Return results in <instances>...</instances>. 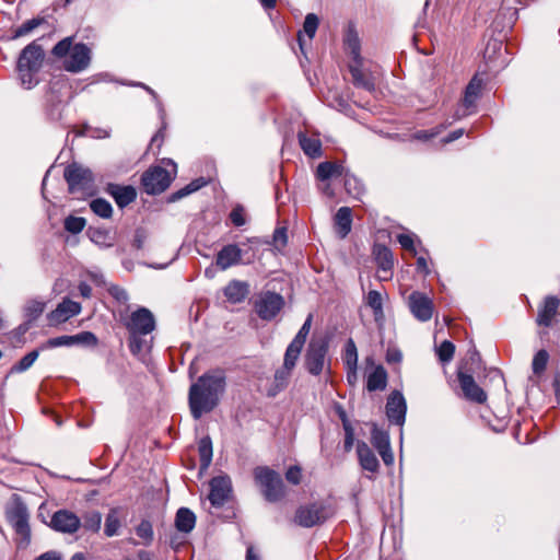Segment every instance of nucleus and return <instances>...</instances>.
I'll return each mask as SVG.
<instances>
[{"label":"nucleus","mask_w":560,"mask_h":560,"mask_svg":"<svg viewBox=\"0 0 560 560\" xmlns=\"http://www.w3.org/2000/svg\"><path fill=\"white\" fill-rule=\"evenodd\" d=\"M226 388V374L222 369H212L199 376L189 387L188 405L194 419H200L219 405Z\"/></svg>","instance_id":"nucleus-1"},{"label":"nucleus","mask_w":560,"mask_h":560,"mask_svg":"<svg viewBox=\"0 0 560 560\" xmlns=\"http://www.w3.org/2000/svg\"><path fill=\"white\" fill-rule=\"evenodd\" d=\"M51 54L61 60L62 68L71 73H79L89 68L92 59L91 49L83 43H73L72 37L58 42Z\"/></svg>","instance_id":"nucleus-2"},{"label":"nucleus","mask_w":560,"mask_h":560,"mask_svg":"<svg viewBox=\"0 0 560 560\" xmlns=\"http://www.w3.org/2000/svg\"><path fill=\"white\" fill-rule=\"evenodd\" d=\"M129 332V349L132 353H139L144 348L143 336L155 329V318L152 312L145 307H139L132 312L124 323Z\"/></svg>","instance_id":"nucleus-3"},{"label":"nucleus","mask_w":560,"mask_h":560,"mask_svg":"<svg viewBox=\"0 0 560 560\" xmlns=\"http://www.w3.org/2000/svg\"><path fill=\"white\" fill-rule=\"evenodd\" d=\"M44 61V50L36 43L27 45L18 61V72L22 85L32 89L38 83L37 73Z\"/></svg>","instance_id":"nucleus-4"},{"label":"nucleus","mask_w":560,"mask_h":560,"mask_svg":"<svg viewBox=\"0 0 560 560\" xmlns=\"http://www.w3.org/2000/svg\"><path fill=\"white\" fill-rule=\"evenodd\" d=\"M63 177L69 186V192L78 199L92 196L96 191L93 173L81 164H69L65 168Z\"/></svg>","instance_id":"nucleus-5"},{"label":"nucleus","mask_w":560,"mask_h":560,"mask_svg":"<svg viewBox=\"0 0 560 560\" xmlns=\"http://www.w3.org/2000/svg\"><path fill=\"white\" fill-rule=\"evenodd\" d=\"M254 479L268 502H278L285 497V486L281 476L276 470L267 466L256 467L254 469Z\"/></svg>","instance_id":"nucleus-6"},{"label":"nucleus","mask_w":560,"mask_h":560,"mask_svg":"<svg viewBox=\"0 0 560 560\" xmlns=\"http://www.w3.org/2000/svg\"><path fill=\"white\" fill-rule=\"evenodd\" d=\"M5 517L20 537L19 546L26 547L31 539L30 514L27 508L19 498H15L7 505Z\"/></svg>","instance_id":"nucleus-7"},{"label":"nucleus","mask_w":560,"mask_h":560,"mask_svg":"<svg viewBox=\"0 0 560 560\" xmlns=\"http://www.w3.org/2000/svg\"><path fill=\"white\" fill-rule=\"evenodd\" d=\"M168 164L172 166L171 172L161 166H154L144 172L141 180L145 192L161 194L170 186L176 173V164L172 161H168Z\"/></svg>","instance_id":"nucleus-8"},{"label":"nucleus","mask_w":560,"mask_h":560,"mask_svg":"<svg viewBox=\"0 0 560 560\" xmlns=\"http://www.w3.org/2000/svg\"><path fill=\"white\" fill-rule=\"evenodd\" d=\"M328 518V511L323 503L301 505L294 515V522L302 527H313Z\"/></svg>","instance_id":"nucleus-9"},{"label":"nucleus","mask_w":560,"mask_h":560,"mask_svg":"<svg viewBox=\"0 0 560 560\" xmlns=\"http://www.w3.org/2000/svg\"><path fill=\"white\" fill-rule=\"evenodd\" d=\"M284 300L282 295L266 291L261 292L256 302L255 311L261 319L270 320L282 310Z\"/></svg>","instance_id":"nucleus-10"},{"label":"nucleus","mask_w":560,"mask_h":560,"mask_svg":"<svg viewBox=\"0 0 560 560\" xmlns=\"http://www.w3.org/2000/svg\"><path fill=\"white\" fill-rule=\"evenodd\" d=\"M407 304L412 316L419 322H429L434 313V303L431 298L420 291L409 294Z\"/></svg>","instance_id":"nucleus-11"},{"label":"nucleus","mask_w":560,"mask_h":560,"mask_svg":"<svg viewBox=\"0 0 560 560\" xmlns=\"http://www.w3.org/2000/svg\"><path fill=\"white\" fill-rule=\"evenodd\" d=\"M327 345L322 341H311L305 354V368L312 375H319L325 368Z\"/></svg>","instance_id":"nucleus-12"},{"label":"nucleus","mask_w":560,"mask_h":560,"mask_svg":"<svg viewBox=\"0 0 560 560\" xmlns=\"http://www.w3.org/2000/svg\"><path fill=\"white\" fill-rule=\"evenodd\" d=\"M50 527L63 534H74L81 527V520L69 510H59L51 516Z\"/></svg>","instance_id":"nucleus-13"},{"label":"nucleus","mask_w":560,"mask_h":560,"mask_svg":"<svg viewBox=\"0 0 560 560\" xmlns=\"http://www.w3.org/2000/svg\"><path fill=\"white\" fill-rule=\"evenodd\" d=\"M232 491V482L228 476H218L210 481L209 500L211 505L221 508L229 499Z\"/></svg>","instance_id":"nucleus-14"},{"label":"nucleus","mask_w":560,"mask_h":560,"mask_svg":"<svg viewBox=\"0 0 560 560\" xmlns=\"http://www.w3.org/2000/svg\"><path fill=\"white\" fill-rule=\"evenodd\" d=\"M77 345L96 346L97 338L93 332L82 331L73 336H59L50 338L46 342L47 348L72 347Z\"/></svg>","instance_id":"nucleus-15"},{"label":"nucleus","mask_w":560,"mask_h":560,"mask_svg":"<svg viewBox=\"0 0 560 560\" xmlns=\"http://www.w3.org/2000/svg\"><path fill=\"white\" fill-rule=\"evenodd\" d=\"M560 300L555 295H548L538 307L536 324L542 327H551L559 315Z\"/></svg>","instance_id":"nucleus-16"},{"label":"nucleus","mask_w":560,"mask_h":560,"mask_svg":"<svg viewBox=\"0 0 560 560\" xmlns=\"http://www.w3.org/2000/svg\"><path fill=\"white\" fill-rule=\"evenodd\" d=\"M407 405L400 392H393L386 402V415L388 420L395 424L402 425L406 418Z\"/></svg>","instance_id":"nucleus-17"},{"label":"nucleus","mask_w":560,"mask_h":560,"mask_svg":"<svg viewBox=\"0 0 560 560\" xmlns=\"http://www.w3.org/2000/svg\"><path fill=\"white\" fill-rule=\"evenodd\" d=\"M243 250L236 244L223 246L215 256V265L221 270L242 264Z\"/></svg>","instance_id":"nucleus-18"},{"label":"nucleus","mask_w":560,"mask_h":560,"mask_svg":"<svg viewBox=\"0 0 560 560\" xmlns=\"http://www.w3.org/2000/svg\"><path fill=\"white\" fill-rule=\"evenodd\" d=\"M458 382L465 397L471 401L482 404L487 400V395L483 389L475 382L474 377L469 374L459 372Z\"/></svg>","instance_id":"nucleus-19"},{"label":"nucleus","mask_w":560,"mask_h":560,"mask_svg":"<svg viewBox=\"0 0 560 560\" xmlns=\"http://www.w3.org/2000/svg\"><path fill=\"white\" fill-rule=\"evenodd\" d=\"M81 312V305L70 299H65L58 306L48 315L50 324H60L67 322L69 318L78 315Z\"/></svg>","instance_id":"nucleus-20"},{"label":"nucleus","mask_w":560,"mask_h":560,"mask_svg":"<svg viewBox=\"0 0 560 560\" xmlns=\"http://www.w3.org/2000/svg\"><path fill=\"white\" fill-rule=\"evenodd\" d=\"M378 269L384 273L380 276L381 280H388L392 276L390 271L394 266V257L392 250L385 245L377 244L373 248Z\"/></svg>","instance_id":"nucleus-21"},{"label":"nucleus","mask_w":560,"mask_h":560,"mask_svg":"<svg viewBox=\"0 0 560 560\" xmlns=\"http://www.w3.org/2000/svg\"><path fill=\"white\" fill-rule=\"evenodd\" d=\"M292 371L283 366L278 368L266 387V395L268 397H276L283 392L289 386Z\"/></svg>","instance_id":"nucleus-22"},{"label":"nucleus","mask_w":560,"mask_h":560,"mask_svg":"<svg viewBox=\"0 0 560 560\" xmlns=\"http://www.w3.org/2000/svg\"><path fill=\"white\" fill-rule=\"evenodd\" d=\"M349 70L352 77V82L355 86L369 92L374 91L375 79L371 73H368L362 69V60L359 62H351L349 65Z\"/></svg>","instance_id":"nucleus-23"},{"label":"nucleus","mask_w":560,"mask_h":560,"mask_svg":"<svg viewBox=\"0 0 560 560\" xmlns=\"http://www.w3.org/2000/svg\"><path fill=\"white\" fill-rule=\"evenodd\" d=\"M107 192L115 199V202L119 208L128 206L137 197V191L132 186L109 184L107 187Z\"/></svg>","instance_id":"nucleus-24"},{"label":"nucleus","mask_w":560,"mask_h":560,"mask_svg":"<svg viewBox=\"0 0 560 560\" xmlns=\"http://www.w3.org/2000/svg\"><path fill=\"white\" fill-rule=\"evenodd\" d=\"M357 453L359 463L364 470L370 472H376L378 470V459L365 442L358 443Z\"/></svg>","instance_id":"nucleus-25"},{"label":"nucleus","mask_w":560,"mask_h":560,"mask_svg":"<svg viewBox=\"0 0 560 560\" xmlns=\"http://www.w3.org/2000/svg\"><path fill=\"white\" fill-rule=\"evenodd\" d=\"M335 230L340 238H345L351 231L352 211L349 207H341L334 218Z\"/></svg>","instance_id":"nucleus-26"},{"label":"nucleus","mask_w":560,"mask_h":560,"mask_svg":"<svg viewBox=\"0 0 560 560\" xmlns=\"http://www.w3.org/2000/svg\"><path fill=\"white\" fill-rule=\"evenodd\" d=\"M247 294L248 284L243 281L233 280L224 288V295L232 303L242 302Z\"/></svg>","instance_id":"nucleus-27"},{"label":"nucleus","mask_w":560,"mask_h":560,"mask_svg":"<svg viewBox=\"0 0 560 560\" xmlns=\"http://www.w3.org/2000/svg\"><path fill=\"white\" fill-rule=\"evenodd\" d=\"M299 142L303 152L311 158H318L322 153V142L317 136L308 137L304 132L299 133Z\"/></svg>","instance_id":"nucleus-28"},{"label":"nucleus","mask_w":560,"mask_h":560,"mask_svg":"<svg viewBox=\"0 0 560 560\" xmlns=\"http://www.w3.org/2000/svg\"><path fill=\"white\" fill-rule=\"evenodd\" d=\"M387 385V373L382 365L376 366L368 375L366 388L369 392L383 390Z\"/></svg>","instance_id":"nucleus-29"},{"label":"nucleus","mask_w":560,"mask_h":560,"mask_svg":"<svg viewBox=\"0 0 560 560\" xmlns=\"http://www.w3.org/2000/svg\"><path fill=\"white\" fill-rule=\"evenodd\" d=\"M196 524L195 514L187 508H180L176 513L175 525L177 530L189 533Z\"/></svg>","instance_id":"nucleus-30"},{"label":"nucleus","mask_w":560,"mask_h":560,"mask_svg":"<svg viewBox=\"0 0 560 560\" xmlns=\"http://www.w3.org/2000/svg\"><path fill=\"white\" fill-rule=\"evenodd\" d=\"M346 50L352 56V62L362 60L360 55V39L357 32L350 27L345 36Z\"/></svg>","instance_id":"nucleus-31"},{"label":"nucleus","mask_w":560,"mask_h":560,"mask_svg":"<svg viewBox=\"0 0 560 560\" xmlns=\"http://www.w3.org/2000/svg\"><path fill=\"white\" fill-rule=\"evenodd\" d=\"M342 172V165L331 162H323L317 166L316 176L319 180L325 182L331 177L341 176Z\"/></svg>","instance_id":"nucleus-32"},{"label":"nucleus","mask_w":560,"mask_h":560,"mask_svg":"<svg viewBox=\"0 0 560 560\" xmlns=\"http://www.w3.org/2000/svg\"><path fill=\"white\" fill-rule=\"evenodd\" d=\"M482 89V80L478 77H474L470 82L468 83L465 96H464V105L465 107L469 108L475 104L477 98L479 97Z\"/></svg>","instance_id":"nucleus-33"},{"label":"nucleus","mask_w":560,"mask_h":560,"mask_svg":"<svg viewBox=\"0 0 560 560\" xmlns=\"http://www.w3.org/2000/svg\"><path fill=\"white\" fill-rule=\"evenodd\" d=\"M88 234H89L91 242H93L95 245H97L100 247L108 248L114 245V238L110 235V232L108 230L90 229Z\"/></svg>","instance_id":"nucleus-34"},{"label":"nucleus","mask_w":560,"mask_h":560,"mask_svg":"<svg viewBox=\"0 0 560 560\" xmlns=\"http://www.w3.org/2000/svg\"><path fill=\"white\" fill-rule=\"evenodd\" d=\"M302 349H303V346L291 341L285 350L284 358H283V364L281 366L293 372V370L296 365V362L300 358Z\"/></svg>","instance_id":"nucleus-35"},{"label":"nucleus","mask_w":560,"mask_h":560,"mask_svg":"<svg viewBox=\"0 0 560 560\" xmlns=\"http://www.w3.org/2000/svg\"><path fill=\"white\" fill-rule=\"evenodd\" d=\"M365 303L372 308L375 320L383 318V299L378 291L371 290L365 298Z\"/></svg>","instance_id":"nucleus-36"},{"label":"nucleus","mask_w":560,"mask_h":560,"mask_svg":"<svg viewBox=\"0 0 560 560\" xmlns=\"http://www.w3.org/2000/svg\"><path fill=\"white\" fill-rule=\"evenodd\" d=\"M198 452L200 458V467L202 469H207L212 459V443L210 438L206 436L199 441Z\"/></svg>","instance_id":"nucleus-37"},{"label":"nucleus","mask_w":560,"mask_h":560,"mask_svg":"<svg viewBox=\"0 0 560 560\" xmlns=\"http://www.w3.org/2000/svg\"><path fill=\"white\" fill-rule=\"evenodd\" d=\"M45 23L46 19L40 16L27 20L14 30L13 36L15 38L26 36Z\"/></svg>","instance_id":"nucleus-38"},{"label":"nucleus","mask_w":560,"mask_h":560,"mask_svg":"<svg viewBox=\"0 0 560 560\" xmlns=\"http://www.w3.org/2000/svg\"><path fill=\"white\" fill-rule=\"evenodd\" d=\"M371 443L377 451L386 450L390 445L388 433L374 424L371 431Z\"/></svg>","instance_id":"nucleus-39"},{"label":"nucleus","mask_w":560,"mask_h":560,"mask_svg":"<svg viewBox=\"0 0 560 560\" xmlns=\"http://www.w3.org/2000/svg\"><path fill=\"white\" fill-rule=\"evenodd\" d=\"M90 208L96 215L103 219H109L113 214L112 205L103 198L92 200L90 203Z\"/></svg>","instance_id":"nucleus-40"},{"label":"nucleus","mask_w":560,"mask_h":560,"mask_svg":"<svg viewBox=\"0 0 560 560\" xmlns=\"http://www.w3.org/2000/svg\"><path fill=\"white\" fill-rule=\"evenodd\" d=\"M102 515L97 511H92L83 516V528L93 533H97L101 528Z\"/></svg>","instance_id":"nucleus-41"},{"label":"nucleus","mask_w":560,"mask_h":560,"mask_svg":"<svg viewBox=\"0 0 560 560\" xmlns=\"http://www.w3.org/2000/svg\"><path fill=\"white\" fill-rule=\"evenodd\" d=\"M549 360V354L546 350H539L533 359L532 369L535 375H541L546 370Z\"/></svg>","instance_id":"nucleus-42"},{"label":"nucleus","mask_w":560,"mask_h":560,"mask_svg":"<svg viewBox=\"0 0 560 560\" xmlns=\"http://www.w3.org/2000/svg\"><path fill=\"white\" fill-rule=\"evenodd\" d=\"M86 221L82 217L69 215L65 219V230L72 234H78L85 228Z\"/></svg>","instance_id":"nucleus-43"},{"label":"nucleus","mask_w":560,"mask_h":560,"mask_svg":"<svg viewBox=\"0 0 560 560\" xmlns=\"http://www.w3.org/2000/svg\"><path fill=\"white\" fill-rule=\"evenodd\" d=\"M339 416L342 420V425L345 430V450L349 452L354 443V432L343 410L339 412Z\"/></svg>","instance_id":"nucleus-44"},{"label":"nucleus","mask_w":560,"mask_h":560,"mask_svg":"<svg viewBox=\"0 0 560 560\" xmlns=\"http://www.w3.org/2000/svg\"><path fill=\"white\" fill-rule=\"evenodd\" d=\"M455 352V346L448 341L444 340L438 348H436V354L441 362L447 363L450 362Z\"/></svg>","instance_id":"nucleus-45"},{"label":"nucleus","mask_w":560,"mask_h":560,"mask_svg":"<svg viewBox=\"0 0 560 560\" xmlns=\"http://www.w3.org/2000/svg\"><path fill=\"white\" fill-rule=\"evenodd\" d=\"M120 527V521L115 512H110L107 514L105 520L104 533L107 537H113L117 535L118 529Z\"/></svg>","instance_id":"nucleus-46"},{"label":"nucleus","mask_w":560,"mask_h":560,"mask_svg":"<svg viewBox=\"0 0 560 560\" xmlns=\"http://www.w3.org/2000/svg\"><path fill=\"white\" fill-rule=\"evenodd\" d=\"M38 350H33L28 352L26 355H24L13 368L12 371L14 372H24L27 369H30L33 363L38 358Z\"/></svg>","instance_id":"nucleus-47"},{"label":"nucleus","mask_w":560,"mask_h":560,"mask_svg":"<svg viewBox=\"0 0 560 560\" xmlns=\"http://www.w3.org/2000/svg\"><path fill=\"white\" fill-rule=\"evenodd\" d=\"M136 534L138 537L143 539L147 544H150L153 539V528L149 521H142L136 527Z\"/></svg>","instance_id":"nucleus-48"},{"label":"nucleus","mask_w":560,"mask_h":560,"mask_svg":"<svg viewBox=\"0 0 560 560\" xmlns=\"http://www.w3.org/2000/svg\"><path fill=\"white\" fill-rule=\"evenodd\" d=\"M318 18L314 13H308L305 16V21L303 24V31L312 39L315 36L316 30L318 27Z\"/></svg>","instance_id":"nucleus-49"},{"label":"nucleus","mask_w":560,"mask_h":560,"mask_svg":"<svg viewBox=\"0 0 560 560\" xmlns=\"http://www.w3.org/2000/svg\"><path fill=\"white\" fill-rule=\"evenodd\" d=\"M206 184V182L203 180V178H200V179H196L194 182H191L190 184H188L187 186H185L184 188L179 189L178 191H176L174 195H173V200H176V199H179V198H183L185 196H188L189 194L194 192V191H197L199 188H201L203 185Z\"/></svg>","instance_id":"nucleus-50"},{"label":"nucleus","mask_w":560,"mask_h":560,"mask_svg":"<svg viewBox=\"0 0 560 560\" xmlns=\"http://www.w3.org/2000/svg\"><path fill=\"white\" fill-rule=\"evenodd\" d=\"M345 364L346 366H357L358 364V352H357V347L353 342V340H349L347 346H346V352H345Z\"/></svg>","instance_id":"nucleus-51"},{"label":"nucleus","mask_w":560,"mask_h":560,"mask_svg":"<svg viewBox=\"0 0 560 560\" xmlns=\"http://www.w3.org/2000/svg\"><path fill=\"white\" fill-rule=\"evenodd\" d=\"M45 310V303L40 301H31L25 307L26 316L30 319H36Z\"/></svg>","instance_id":"nucleus-52"},{"label":"nucleus","mask_w":560,"mask_h":560,"mask_svg":"<svg viewBox=\"0 0 560 560\" xmlns=\"http://www.w3.org/2000/svg\"><path fill=\"white\" fill-rule=\"evenodd\" d=\"M312 325V315H308L302 327L300 328L296 336L293 338V342L301 345L304 347V343L306 341L307 335L310 334Z\"/></svg>","instance_id":"nucleus-53"},{"label":"nucleus","mask_w":560,"mask_h":560,"mask_svg":"<svg viewBox=\"0 0 560 560\" xmlns=\"http://www.w3.org/2000/svg\"><path fill=\"white\" fill-rule=\"evenodd\" d=\"M231 222L235 226H243L246 223L245 210L242 206H236L230 213Z\"/></svg>","instance_id":"nucleus-54"},{"label":"nucleus","mask_w":560,"mask_h":560,"mask_svg":"<svg viewBox=\"0 0 560 560\" xmlns=\"http://www.w3.org/2000/svg\"><path fill=\"white\" fill-rule=\"evenodd\" d=\"M285 479L292 485H299L302 480V469L300 466H291L285 472Z\"/></svg>","instance_id":"nucleus-55"},{"label":"nucleus","mask_w":560,"mask_h":560,"mask_svg":"<svg viewBox=\"0 0 560 560\" xmlns=\"http://www.w3.org/2000/svg\"><path fill=\"white\" fill-rule=\"evenodd\" d=\"M398 243L401 245L404 249L415 252L413 238L409 234H399L397 236Z\"/></svg>","instance_id":"nucleus-56"},{"label":"nucleus","mask_w":560,"mask_h":560,"mask_svg":"<svg viewBox=\"0 0 560 560\" xmlns=\"http://www.w3.org/2000/svg\"><path fill=\"white\" fill-rule=\"evenodd\" d=\"M273 242L276 245L284 246L287 244V230L284 228L277 229L273 233Z\"/></svg>","instance_id":"nucleus-57"},{"label":"nucleus","mask_w":560,"mask_h":560,"mask_svg":"<svg viewBox=\"0 0 560 560\" xmlns=\"http://www.w3.org/2000/svg\"><path fill=\"white\" fill-rule=\"evenodd\" d=\"M110 294L119 302H127L129 296H128V293L126 292V290L121 289V288H118V287H114L109 290Z\"/></svg>","instance_id":"nucleus-58"},{"label":"nucleus","mask_w":560,"mask_h":560,"mask_svg":"<svg viewBox=\"0 0 560 560\" xmlns=\"http://www.w3.org/2000/svg\"><path fill=\"white\" fill-rule=\"evenodd\" d=\"M381 455L383 462L385 465H392L394 462V455L390 448V445L386 447V450H380L377 451Z\"/></svg>","instance_id":"nucleus-59"},{"label":"nucleus","mask_w":560,"mask_h":560,"mask_svg":"<svg viewBox=\"0 0 560 560\" xmlns=\"http://www.w3.org/2000/svg\"><path fill=\"white\" fill-rule=\"evenodd\" d=\"M144 241V232L142 230H137L132 242L133 247H136L137 249H141L143 247Z\"/></svg>","instance_id":"nucleus-60"},{"label":"nucleus","mask_w":560,"mask_h":560,"mask_svg":"<svg viewBox=\"0 0 560 560\" xmlns=\"http://www.w3.org/2000/svg\"><path fill=\"white\" fill-rule=\"evenodd\" d=\"M347 381L350 385H354L358 381L357 366L347 368Z\"/></svg>","instance_id":"nucleus-61"},{"label":"nucleus","mask_w":560,"mask_h":560,"mask_svg":"<svg viewBox=\"0 0 560 560\" xmlns=\"http://www.w3.org/2000/svg\"><path fill=\"white\" fill-rule=\"evenodd\" d=\"M417 269L419 271L423 272L424 275H428L430 272V270L428 268L427 259L424 257H418V259H417Z\"/></svg>","instance_id":"nucleus-62"},{"label":"nucleus","mask_w":560,"mask_h":560,"mask_svg":"<svg viewBox=\"0 0 560 560\" xmlns=\"http://www.w3.org/2000/svg\"><path fill=\"white\" fill-rule=\"evenodd\" d=\"M439 133V131L429 132L427 130H421L416 133V138L419 140H429L433 137H435Z\"/></svg>","instance_id":"nucleus-63"},{"label":"nucleus","mask_w":560,"mask_h":560,"mask_svg":"<svg viewBox=\"0 0 560 560\" xmlns=\"http://www.w3.org/2000/svg\"><path fill=\"white\" fill-rule=\"evenodd\" d=\"M36 560H60V557L54 551H48L40 555Z\"/></svg>","instance_id":"nucleus-64"}]
</instances>
